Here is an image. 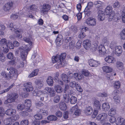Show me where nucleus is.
I'll list each match as a JSON object with an SVG mask.
<instances>
[{"instance_id":"obj_1","label":"nucleus","mask_w":125,"mask_h":125,"mask_svg":"<svg viewBox=\"0 0 125 125\" xmlns=\"http://www.w3.org/2000/svg\"><path fill=\"white\" fill-rule=\"evenodd\" d=\"M7 70H10L8 73H6L4 71L1 72V75L7 79L12 78L14 80H16L18 76L17 70L13 68H8Z\"/></svg>"},{"instance_id":"obj_2","label":"nucleus","mask_w":125,"mask_h":125,"mask_svg":"<svg viewBox=\"0 0 125 125\" xmlns=\"http://www.w3.org/2000/svg\"><path fill=\"white\" fill-rule=\"evenodd\" d=\"M66 54L65 53H61L60 55H57L56 56H53L52 58L53 63H55L57 62L56 68L59 69L64 66V63L63 61L65 58Z\"/></svg>"},{"instance_id":"obj_3","label":"nucleus","mask_w":125,"mask_h":125,"mask_svg":"<svg viewBox=\"0 0 125 125\" xmlns=\"http://www.w3.org/2000/svg\"><path fill=\"white\" fill-rule=\"evenodd\" d=\"M32 47V45L29 44L25 46L23 48H20L21 55L23 61H24L26 59L28 52L30 51Z\"/></svg>"},{"instance_id":"obj_4","label":"nucleus","mask_w":125,"mask_h":125,"mask_svg":"<svg viewBox=\"0 0 125 125\" xmlns=\"http://www.w3.org/2000/svg\"><path fill=\"white\" fill-rule=\"evenodd\" d=\"M10 28V29L12 31H14L16 34V36L18 39H20L22 37V34L23 32V30L19 29H15V26H13V23H11L10 25L8 26Z\"/></svg>"},{"instance_id":"obj_5","label":"nucleus","mask_w":125,"mask_h":125,"mask_svg":"<svg viewBox=\"0 0 125 125\" xmlns=\"http://www.w3.org/2000/svg\"><path fill=\"white\" fill-rule=\"evenodd\" d=\"M7 99L4 102L5 104L15 102V100L18 97V95L17 93L13 92L11 94L7 95Z\"/></svg>"},{"instance_id":"obj_6","label":"nucleus","mask_w":125,"mask_h":125,"mask_svg":"<svg viewBox=\"0 0 125 125\" xmlns=\"http://www.w3.org/2000/svg\"><path fill=\"white\" fill-rule=\"evenodd\" d=\"M41 93L44 94L48 93L51 97H53L55 96L56 92L52 88L48 87H46L44 90L42 91H40V93Z\"/></svg>"},{"instance_id":"obj_7","label":"nucleus","mask_w":125,"mask_h":125,"mask_svg":"<svg viewBox=\"0 0 125 125\" xmlns=\"http://www.w3.org/2000/svg\"><path fill=\"white\" fill-rule=\"evenodd\" d=\"M71 111L73 113L74 115L75 116H78L81 113V110L78 108L77 105H76L73 107L71 109Z\"/></svg>"},{"instance_id":"obj_8","label":"nucleus","mask_w":125,"mask_h":125,"mask_svg":"<svg viewBox=\"0 0 125 125\" xmlns=\"http://www.w3.org/2000/svg\"><path fill=\"white\" fill-rule=\"evenodd\" d=\"M24 86L25 87L24 90L27 92H30L33 90V88L32 86V83L31 82H28L24 84Z\"/></svg>"},{"instance_id":"obj_9","label":"nucleus","mask_w":125,"mask_h":125,"mask_svg":"<svg viewBox=\"0 0 125 125\" xmlns=\"http://www.w3.org/2000/svg\"><path fill=\"white\" fill-rule=\"evenodd\" d=\"M85 22L89 25L94 26L96 25V20L92 17L88 18L86 20Z\"/></svg>"},{"instance_id":"obj_10","label":"nucleus","mask_w":125,"mask_h":125,"mask_svg":"<svg viewBox=\"0 0 125 125\" xmlns=\"http://www.w3.org/2000/svg\"><path fill=\"white\" fill-rule=\"evenodd\" d=\"M51 8V6L49 4H44L42 6L41 12L43 13H45L50 9Z\"/></svg>"},{"instance_id":"obj_11","label":"nucleus","mask_w":125,"mask_h":125,"mask_svg":"<svg viewBox=\"0 0 125 125\" xmlns=\"http://www.w3.org/2000/svg\"><path fill=\"white\" fill-rule=\"evenodd\" d=\"M98 50L99 51V54L101 56L104 55L105 54L106 50L103 45H100L98 47Z\"/></svg>"},{"instance_id":"obj_12","label":"nucleus","mask_w":125,"mask_h":125,"mask_svg":"<svg viewBox=\"0 0 125 125\" xmlns=\"http://www.w3.org/2000/svg\"><path fill=\"white\" fill-rule=\"evenodd\" d=\"M13 3L11 1H10L4 6L3 9L4 10L6 11H8L12 7Z\"/></svg>"},{"instance_id":"obj_13","label":"nucleus","mask_w":125,"mask_h":125,"mask_svg":"<svg viewBox=\"0 0 125 125\" xmlns=\"http://www.w3.org/2000/svg\"><path fill=\"white\" fill-rule=\"evenodd\" d=\"M122 52V49L121 46H116L115 47V55L119 56L121 55Z\"/></svg>"},{"instance_id":"obj_14","label":"nucleus","mask_w":125,"mask_h":125,"mask_svg":"<svg viewBox=\"0 0 125 125\" xmlns=\"http://www.w3.org/2000/svg\"><path fill=\"white\" fill-rule=\"evenodd\" d=\"M105 61L109 63H113L115 61V59L113 56H107L104 59Z\"/></svg>"},{"instance_id":"obj_15","label":"nucleus","mask_w":125,"mask_h":125,"mask_svg":"<svg viewBox=\"0 0 125 125\" xmlns=\"http://www.w3.org/2000/svg\"><path fill=\"white\" fill-rule=\"evenodd\" d=\"M107 114L105 113H102L98 115L96 117L97 119L101 121H104L106 118Z\"/></svg>"},{"instance_id":"obj_16","label":"nucleus","mask_w":125,"mask_h":125,"mask_svg":"<svg viewBox=\"0 0 125 125\" xmlns=\"http://www.w3.org/2000/svg\"><path fill=\"white\" fill-rule=\"evenodd\" d=\"M98 19L100 21L103 20L105 18V16L104 12L102 11L99 10L98 12Z\"/></svg>"},{"instance_id":"obj_17","label":"nucleus","mask_w":125,"mask_h":125,"mask_svg":"<svg viewBox=\"0 0 125 125\" xmlns=\"http://www.w3.org/2000/svg\"><path fill=\"white\" fill-rule=\"evenodd\" d=\"M83 45L85 49L87 50L91 46V41L88 39L85 40L83 41Z\"/></svg>"},{"instance_id":"obj_18","label":"nucleus","mask_w":125,"mask_h":125,"mask_svg":"<svg viewBox=\"0 0 125 125\" xmlns=\"http://www.w3.org/2000/svg\"><path fill=\"white\" fill-rule=\"evenodd\" d=\"M93 111L92 108L90 106L86 107L84 110V112L86 115H89L92 113Z\"/></svg>"},{"instance_id":"obj_19","label":"nucleus","mask_w":125,"mask_h":125,"mask_svg":"<svg viewBox=\"0 0 125 125\" xmlns=\"http://www.w3.org/2000/svg\"><path fill=\"white\" fill-rule=\"evenodd\" d=\"M88 63L90 65L93 67H96L99 64L98 62L92 59H90L88 61Z\"/></svg>"},{"instance_id":"obj_20","label":"nucleus","mask_w":125,"mask_h":125,"mask_svg":"<svg viewBox=\"0 0 125 125\" xmlns=\"http://www.w3.org/2000/svg\"><path fill=\"white\" fill-rule=\"evenodd\" d=\"M62 79L65 82L68 83L70 81V79L67 75L62 73L61 75Z\"/></svg>"},{"instance_id":"obj_21","label":"nucleus","mask_w":125,"mask_h":125,"mask_svg":"<svg viewBox=\"0 0 125 125\" xmlns=\"http://www.w3.org/2000/svg\"><path fill=\"white\" fill-rule=\"evenodd\" d=\"M102 69L104 72L108 73H109L112 72L113 70L111 67L107 66H103L102 67Z\"/></svg>"},{"instance_id":"obj_22","label":"nucleus","mask_w":125,"mask_h":125,"mask_svg":"<svg viewBox=\"0 0 125 125\" xmlns=\"http://www.w3.org/2000/svg\"><path fill=\"white\" fill-rule=\"evenodd\" d=\"M15 110L12 109H7L5 112V113L7 115L10 116L14 115L15 112Z\"/></svg>"},{"instance_id":"obj_23","label":"nucleus","mask_w":125,"mask_h":125,"mask_svg":"<svg viewBox=\"0 0 125 125\" xmlns=\"http://www.w3.org/2000/svg\"><path fill=\"white\" fill-rule=\"evenodd\" d=\"M101 106L100 102L97 100H95L94 103V107L95 109H100Z\"/></svg>"},{"instance_id":"obj_24","label":"nucleus","mask_w":125,"mask_h":125,"mask_svg":"<svg viewBox=\"0 0 125 125\" xmlns=\"http://www.w3.org/2000/svg\"><path fill=\"white\" fill-rule=\"evenodd\" d=\"M31 35H30L28 36H27V37H25L23 38V40L25 42L28 43V44L30 45H32V42L31 41Z\"/></svg>"},{"instance_id":"obj_25","label":"nucleus","mask_w":125,"mask_h":125,"mask_svg":"<svg viewBox=\"0 0 125 125\" xmlns=\"http://www.w3.org/2000/svg\"><path fill=\"white\" fill-rule=\"evenodd\" d=\"M35 83L36 84V89L35 90V93H36V94L35 95L36 96H38L39 94V81L38 80H36L35 81Z\"/></svg>"},{"instance_id":"obj_26","label":"nucleus","mask_w":125,"mask_h":125,"mask_svg":"<svg viewBox=\"0 0 125 125\" xmlns=\"http://www.w3.org/2000/svg\"><path fill=\"white\" fill-rule=\"evenodd\" d=\"M59 76V73L57 72L55 74V76L54 78V80L56 82H58L60 84L62 85L63 84V82L62 81L59 80L58 77Z\"/></svg>"},{"instance_id":"obj_27","label":"nucleus","mask_w":125,"mask_h":125,"mask_svg":"<svg viewBox=\"0 0 125 125\" xmlns=\"http://www.w3.org/2000/svg\"><path fill=\"white\" fill-rule=\"evenodd\" d=\"M62 36L61 34H58L55 41L57 44H59L60 45L62 44Z\"/></svg>"},{"instance_id":"obj_28","label":"nucleus","mask_w":125,"mask_h":125,"mask_svg":"<svg viewBox=\"0 0 125 125\" xmlns=\"http://www.w3.org/2000/svg\"><path fill=\"white\" fill-rule=\"evenodd\" d=\"M24 105L25 106V109L26 108L30 107L31 106V101L29 99H26L24 101Z\"/></svg>"},{"instance_id":"obj_29","label":"nucleus","mask_w":125,"mask_h":125,"mask_svg":"<svg viewBox=\"0 0 125 125\" xmlns=\"http://www.w3.org/2000/svg\"><path fill=\"white\" fill-rule=\"evenodd\" d=\"M116 66L120 70H123V64L120 61H118L117 62Z\"/></svg>"},{"instance_id":"obj_30","label":"nucleus","mask_w":125,"mask_h":125,"mask_svg":"<svg viewBox=\"0 0 125 125\" xmlns=\"http://www.w3.org/2000/svg\"><path fill=\"white\" fill-rule=\"evenodd\" d=\"M47 82L49 86H52L53 83L52 77L51 76L48 77L47 80Z\"/></svg>"},{"instance_id":"obj_31","label":"nucleus","mask_w":125,"mask_h":125,"mask_svg":"<svg viewBox=\"0 0 125 125\" xmlns=\"http://www.w3.org/2000/svg\"><path fill=\"white\" fill-rule=\"evenodd\" d=\"M93 5L94 4L92 2H88L84 11L85 12L87 11V10L91 9L93 7Z\"/></svg>"},{"instance_id":"obj_32","label":"nucleus","mask_w":125,"mask_h":125,"mask_svg":"<svg viewBox=\"0 0 125 125\" xmlns=\"http://www.w3.org/2000/svg\"><path fill=\"white\" fill-rule=\"evenodd\" d=\"M73 75L74 77L78 81L81 80L83 77L82 74L77 73H74Z\"/></svg>"},{"instance_id":"obj_33","label":"nucleus","mask_w":125,"mask_h":125,"mask_svg":"<svg viewBox=\"0 0 125 125\" xmlns=\"http://www.w3.org/2000/svg\"><path fill=\"white\" fill-rule=\"evenodd\" d=\"M59 107L61 110L64 111L66 109L67 107L65 103L62 102L60 103Z\"/></svg>"},{"instance_id":"obj_34","label":"nucleus","mask_w":125,"mask_h":125,"mask_svg":"<svg viewBox=\"0 0 125 125\" xmlns=\"http://www.w3.org/2000/svg\"><path fill=\"white\" fill-rule=\"evenodd\" d=\"M63 98L65 102L68 103L69 102L70 98L69 94H64L63 95Z\"/></svg>"},{"instance_id":"obj_35","label":"nucleus","mask_w":125,"mask_h":125,"mask_svg":"<svg viewBox=\"0 0 125 125\" xmlns=\"http://www.w3.org/2000/svg\"><path fill=\"white\" fill-rule=\"evenodd\" d=\"M111 6H107L105 9V13L106 15L109 14L110 13L112 12V10Z\"/></svg>"},{"instance_id":"obj_36","label":"nucleus","mask_w":125,"mask_h":125,"mask_svg":"<svg viewBox=\"0 0 125 125\" xmlns=\"http://www.w3.org/2000/svg\"><path fill=\"white\" fill-rule=\"evenodd\" d=\"M54 89L58 93H60L62 91L61 86L58 85H56L54 86Z\"/></svg>"},{"instance_id":"obj_37","label":"nucleus","mask_w":125,"mask_h":125,"mask_svg":"<svg viewBox=\"0 0 125 125\" xmlns=\"http://www.w3.org/2000/svg\"><path fill=\"white\" fill-rule=\"evenodd\" d=\"M102 108L104 111H107L109 108L110 107L108 103H105L103 104Z\"/></svg>"},{"instance_id":"obj_38","label":"nucleus","mask_w":125,"mask_h":125,"mask_svg":"<svg viewBox=\"0 0 125 125\" xmlns=\"http://www.w3.org/2000/svg\"><path fill=\"white\" fill-rule=\"evenodd\" d=\"M39 71L38 69H36L34 70L33 71L29 76V78H31L34 76L37 75Z\"/></svg>"},{"instance_id":"obj_39","label":"nucleus","mask_w":125,"mask_h":125,"mask_svg":"<svg viewBox=\"0 0 125 125\" xmlns=\"http://www.w3.org/2000/svg\"><path fill=\"white\" fill-rule=\"evenodd\" d=\"M70 101L71 104H74L77 102V98L75 96H72L70 98Z\"/></svg>"},{"instance_id":"obj_40","label":"nucleus","mask_w":125,"mask_h":125,"mask_svg":"<svg viewBox=\"0 0 125 125\" xmlns=\"http://www.w3.org/2000/svg\"><path fill=\"white\" fill-rule=\"evenodd\" d=\"M6 46L7 48L10 49H13L14 48V45L11 42L9 41L7 42Z\"/></svg>"},{"instance_id":"obj_41","label":"nucleus","mask_w":125,"mask_h":125,"mask_svg":"<svg viewBox=\"0 0 125 125\" xmlns=\"http://www.w3.org/2000/svg\"><path fill=\"white\" fill-rule=\"evenodd\" d=\"M124 119L123 118L120 117L117 118L116 120V125H120L122 123Z\"/></svg>"},{"instance_id":"obj_42","label":"nucleus","mask_w":125,"mask_h":125,"mask_svg":"<svg viewBox=\"0 0 125 125\" xmlns=\"http://www.w3.org/2000/svg\"><path fill=\"white\" fill-rule=\"evenodd\" d=\"M57 119V117L55 115H51L47 117V119L50 121H56Z\"/></svg>"},{"instance_id":"obj_43","label":"nucleus","mask_w":125,"mask_h":125,"mask_svg":"<svg viewBox=\"0 0 125 125\" xmlns=\"http://www.w3.org/2000/svg\"><path fill=\"white\" fill-rule=\"evenodd\" d=\"M12 120L11 118H7L5 119L4 121L5 124L6 125H10L12 122Z\"/></svg>"},{"instance_id":"obj_44","label":"nucleus","mask_w":125,"mask_h":125,"mask_svg":"<svg viewBox=\"0 0 125 125\" xmlns=\"http://www.w3.org/2000/svg\"><path fill=\"white\" fill-rule=\"evenodd\" d=\"M120 83L119 81H116L114 83V86L116 88L119 89L120 87Z\"/></svg>"},{"instance_id":"obj_45","label":"nucleus","mask_w":125,"mask_h":125,"mask_svg":"<svg viewBox=\"0 0 125 125\" xmlns=\"http://www.w3.org/2000/svg\"><path fill=\"white\" fill-rule=\"evenodd\" d=\"M25 106L23 104H19L17 106V109L18 110H22L24 109H25Z\"/></svg>"},{"instance_id":"obj_46","label":"nucleus","mask_w":125,"mask_h":125,"mask_svg":"<svg viewBox=\"0 0 125 125\" xmlns=\"http://www.w3.org/2000/svg\"><path fill=\"white\" fill-rule=\"evenodd\" d=\"M121 18V15L120 14L118 13L115 15L114 20L115 21L118 22V21Z\"/></svg>"},{"instance_id":"obj_47","label":"nucleus","mask_w":125,"mask_h":125,"mask_svg":"<svg viewBox=\"0 0 125 125\" xmlns=\"http://www.w3.org/2000/svg\"><path fill=\"white\" fill-rule=\"evenodd\" d=\"M114 101L116 104L119 103L120 102V98L119 96H115L113 97Z\"/></svg>"},{"instance_id":"obj_48","label":"nucleus","mask_w":125,"mask_h":125,"mask_svg":"<svg viewBox=\"0 0 125 125\" xmlns=\"http://www.w3.org/2000/svg\"><path fill=\"white\" fill-rule=\"evenodd\" d=\"M7 43L6 40L4 38L1 39L0 42V44L1 46H6Z\"/></svg>"},{"instance_id":"obj_49","label":"nucleus","mask_w":125,"mask_h":125,"mask_svg":"<svg viewBox=\"0 0 125 125\" xmlns=\"http://www.w3.org/2000/svg\"><path fill=\"white\" fill-rule=\"evenodd\" d=\"M77 31V28L76 26H72L70 29V31L71 32L75 33Z\"/></svg>"},{"instance_id":"obj_50","label":"nucleus","mask_w":125,"mask_h":125,"mask_svg":"<svg viewBox=\"0 0 125 125\" xmlns=\"http://www.w3.org/2000/svg\"><path fill=\"white\" fill-rule=\"evenodd\" d=\"M86 35L82 31L79 34L78 37L80 39H83L84 38Z\"/></svg>"},{"instance_id":"obj_51","label":"nucleus","mask_w":125,"mask_h":125,"mask_svg":"<svg viewBox=\"0 0 125 125\" xmlns=\"http://www.w3.org/2000/svg\"><path fill=\"white\" fill-rule=\"evenodd\" d=\"M121 38L123 40L125 39V29L123 30L120 33Z\"/></svg>"},{"instance_id":"obj_52","label":"nucleus","mask_w":125,"mask_h":125,"mask_svg":"<svg viewBox=\"0 0 125 125\" xmlns=\"http://www.w3.org/2000/svg\"><path fill=\"white\" fill-rule=\"evenodd\" d=\"M48 113V112L47 111L41 109L40 110V115H47Z\"/></svg>"},{"instance_id":"obj_53","label":"nucleus","mask_w":125,"mask_h":125,"mask_svg":"<svg viewBox=\"0 0 125 125\" xmlns=\"http://www.w3.org/2000/svg\"><path fill=\"white\" fill-rule=\"evenodd\" d=\"M113 6L116 9L120 7V3L117 1H116L113 3Z\"/></svg>"},{"instance_id":"obj_54","label":"nucleus","mask_w":125,"mask_h":125,"mask_svg":"<svg viewBox=\"0 0 125 125\" xmlns=\"http://www.w3.org/2000/svg\"><path fill=\"white\" fill-rule=\"evenodd\" d=\"M83 75L86 76H88L89 75L90 73L87 70H83L82 72Z\"/></svg>"},{"instance_id":"obj_55","label":"nucleus","mask_w":125,"mask_h":125,"mask_svg":"<svg viewBox=\"0 0 125 125\" xmlns=\"http://www.w3.org/2000/svg\"><path fill=\"white\" fill-rule=\"evenodd\" d=\"M77 90L78 91L82 92L83 91V89L80 86V84L78 83H77L75 87Z\"/></svg>"},{"instance_id":"obj_56","label":"nucleus","mask_w":125,"mask_h":125,"mask_svg":"<svg viewBox=\"0 0 125 125\" xmlns=\"http://www.w3.org/2000/svg\"><path fill=\"white\" fill-rule=\"evenodd\" d=\"M0 48L2 50L3 49V52L4 53H6L9 51L8 48H7L6 46H1Z\"/></svg>"},{"instance_id":"obj_57","label":"nucleus","mask_w":125,"mask_h":125,"mask_svg":"<svg viewBox=\"0 0 125 125\" xmlns=\"http://www.w3.org/2000/svg\"><path fill=\"white\" fill-rule=\"evenodd\" d=\"M60 100V96L59 95H56L54 98V101L55 103L58 102Z\"/></svg>"},{"instance_id":"obj_58","label":"nucleus","mask_w":125,"mask_h":125,"mask_svg":"<svg viewBox=\"0 0 125 125\" xmlns=\"http://www.w3.org/2000/svg\"><path fill=\"white\" fill-rule=\"evenodd\" d=\"M29 121L28 120H24L22 121L21 122V125H28Z\"/></svg>"},{"instance_id":"obj_59","label":"nucleus","mask_w":125,"mask_h":125,"mask_svg":"<svg viewBox=\"0 0 125 125\" xmlns=\"http://www.w3.org/2000/svg\"><path fill=\"white\" fill-rule=\"evenodd\" d=\"M37 7L35 5H31L30 7V11L31 10H32L33 11H36L37 10Z\"/></svg>"},{"instance_id":"obj_60","label":"nucleus","mask_w":125,"mask_h":125,"mask_svg":"<svg viewBox=\"0 0 125 125\" xmlns=\"http://www.w3.org/2000/svg\"><path fill=\"white\" fill-rule=\"evenodd\" d=\"M72 38L73 37H65L64 40V42L67 43L71 41Z\"/></svg>"},{"instance_id":"obj_61","label":"nucleus","mask_w":125,"mask_h":125,"mask_svg":"<svg viewBox=\"0 0 125 125\" xmlns=\"http://www.w3.org/2000/svg\"><path fill=\"white\" fill-rule=\"evenodd\" d=\"M121 16L122 21L124 23H125V12L124 11L122 12Z\"/></svg>"},{"instance_id":"obj_62","label":"nucleus","mask_w":125,"mask_h":125,"mask_svg":"<svg viewBox=\"0 0 125 125\" xmlns=\"http://www.w3.org/2000/svg\"><path fill=\"white\" fill-rule=\"evenodd\" d=\"M14 84L13 83L11 85H10L9 87L7 89H5L3 91V93H5L9 91L11 88L14 85Z\"/></svg>"},{"instance_id":"obj_63","label":"nucleus","mask_w":125,"mask_h":125,"mask_svg":"<svg viewBox=\"0 0 125 125\" xmlns=\"http://www.w3.org/2000/svg\"><path fill=\"white\" fill-rule=\"evenodd\" d=\"M109 121L111 123H114L116 121V118L112 116L110 119Z\"/></svg>"},{"instance_id":"obj_64","label":"nucleus","mask_w":125,"mask_h":125,"mask_svg":"<svg viewBox=\"0 0 125 125\" xmlns=\"http://www.w3.org/2000/svg\"><path fill=\"white\" fill-rule=\"evenodd\" d=\"M7 57L8 59L11 60L13 58V55L12 53L10 52L8 54Z\"/></svg>"}]
</instances>
